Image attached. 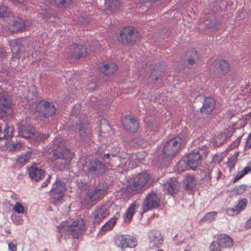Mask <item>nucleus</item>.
I'll return each instance as SVG.
<instances>
[{
    "instance_id": "f257e3e1",
    "label": "nucleus",
    "mask_w": 251,
    "mask_h": 251,
    "mask_svg": "<svg viewBox=\"0 0 251 251\" xmlns=\"http://www.w3.org/2000/svg\"><path fill=\"white\" fill-rule=\"evenodd\" d=\"M57 228L61 234L72 235L73 238L78 239L85 231L86 226L84 219H79L70 225H67L66 222H63Z\"/></svg>"
},
{
    "instance_id": "f03ea898",
    "label": "nucleus",
    "mask_w": 251,
    "mask_h": 251,
    "mask_svg": "<svg viewBox=\"0 0 251 251\" xmlns=\"http://www.w3.org/2000/svg\"><path fill=\"white\" fill-rule=\"evenodd\" d=\"M182 139L179 136H176L166 142L162 149V154L165 157L174 156L180 150Z\"/></svg>"
},
{
    "instance_id": "7ed1b4c3",
    "label": "nucleus",
    "mask_w": 251,
    "mask_h": 251,
    "mask_svg": "<svg viewBox=\"0 0 251 251\" xmlns=\"http://www.w3.org/2000/svg\"><path fill=\"white\" fill-rule=\"evenodd\" d=\"M201 159V156L199 151L197 149L188 154L187 161L181 160L179 161L177 168L178 169L183 170L184 168H181L180 166L183 165H185L187 163V167H189L190 169L194 170L200 165Z\"/></svg>"
},
{
    "instance_id": "20e7f679",
    "label": "nucleus",
    "mask_w": 251,
    "mask_h": 251,
    "mask_svg": "<svg viewBox=\"0 0 251 251\" xmlns=\"http://www.w3.org/2000/svg\"><path fill=\"white\" fill-rule=\"evenodd\" d=\"M115 245L119 249L123 250L126 248H135L137 242L135 237L129 235H116L114 240Z\"/></svg>"
},
{
    "instance_id": "39448f33",
    "label": "nucleus",
    "mask_w": 251,
    "mask_h": 251,
    "mask_svg": "<svg viewBox=\"0 0 251 251\" xmlns=\"http://www.w3.org/2000/svg\"><path fill=\"white\" fill-rule=\"evenodd\" d=\"M233 245V241L231 237L226 234L218 235L217 241H213L210 246L211 251H221V248H230Z\"/></svg>"
},
{
    "instance_id": "423d86ee",
    "label": "nucleus",
    "mask_w": 251,
    "mask_h": 251,
    "mask_svg": "<svg viewBox=\"0 0 251 251\" xmlns=\"http://www.w3.org/2000/svg\"><path fill=\"white\" fill-rule=\"evenodd\" d=\"M107 190V187L106 186H103L101 184L97 185L86 194L84 204H89L91 202L98 201L101 197L105 195Z\"/></svg>"
},
{
    "instance_id": "0eeeda50",
    "label": "nucleus",
    "mask_w": 251,
    "mask_h": 251,
    "mask_svg": "<svg viewBox=\"0 0 251 251\" xmlns=\"http://www.w3.org/2000/svg\"><path fill=\"white\" fill-rule=\"evenodd\" d=\"M65 53L68 57L78 59L84 57L87 54V49L85 46L83 45H77L73 43L70 47L65 49Z\"/></svg>"
},
{
    "instance_id": "6e6552de",
    "label": "nucleus",
    "mask_w": 251,
    "mask_h": 251,
    "mask_svg": "<svg viewBox=\"0 0 251 251\" xmlns=\"http://www.w3.org/2000/svg\"><path fill=\"white\" fill-rule=\"evenodd\" d=\"M160 205V198L159 195L152 191L149 193L146 196L143 207L144 212L157 208Z\"/></svg>"
},
{
    "instance_id": "1a4fd4ad",
    "label": "nucleus",
    "mask_w": 251,
    "mask_h": 251,
    "mask_svg": "<svg viewBox=\"0 0 251 251\" xmlns=\"http://www.w3.org/2000/svg\"><path fill=\"white\" fill-rule=\"evenodd\" d=\"M149 179L150 176L148 173H142L134 178L132 183L129 185L130 188L133 191L141 190Z\"/></svg>"
},
{
    "instance_id": "9d476101",
    "label": "nucleus",
    "mask_w": 251,
    "mask_h": 251,
    "mask_svg": "<svg viewBox=\"0 0 251 251\" xmlns=\"http://www.w3.org/2000/svg\"><path fill=\"white\" fill-rule=\"evenodd\" d=\"M73 154L66 148L64 142L59 143L57 148L53 153V157L55 159H64L66 162L70 161Z\"/></svg>"
},
{
    "instance_id": "9b49d317",
    "label": "nucleus",
    "mask_w": 251,
    "mask_h": 251,
    "mask_svg": "<svg viewBox=\"0 0 251 251\" xmlns=\"http://www.w3.org/2000/svg\"><path fill=\"white\" fill-rule=\"evenodd\" d=\"M37 111L43 116L48 118L55 115L56 109L54 105L48 101L39 102L36 106Z\"/></svg>"
},
{
    "instance_id": "f8f14e48",
    "label": "nucleus",
    "mask_w": 251,
    "mask_h": 251,
    "mask_svg": "<svg viewBox=\"0 0 251 251\" xmlns=\"http://www.w3.org/2000/svg\"><path fill=\"white\" fill-rule=\"evenodd\" d=\"M66 190L65 183L60 180H57L52 185L50 195L53 200H58L64 195Z\"/></svg>"
},
{
    "instance_id": "ddd939ff",
    "label": "nucleus",
    "mask_w": 251,
    "mask_h": 251,
    "mask_svg": "<svg viewBox=\"0 0 251 251\" xmlns=\"http://www.w3.org/2000/svg\"><path fill=\"white\" fill-rule=\"evenodd\" d=\"M148 240L149 246L151 248H159L163 243L161 234L157 230H152L149 232Z\"/></svg>"
},
{
    "instance_id": "4468645a",
    "label": "nucleus",
    "mask_w": 251,
    "mask_h": 251,
    "mask_svg": "<svg viewBox=\"0 0 251 251\" xmlns=\"http://www.w3.org/2000/svg\"><path fill=\"white\" fill-rule=\"evenodd\" d=\"M12 102L10 97L4 93L2 88H0V117L3 116L6 113V111L11 108Z\"/></svg>"
},
{
    "instance_id": "2eb2a0df",
    "label": "nucleus",
    "mask_w": 251,
    "mask_h": 251,
    "mask_svg": "<svg viewBox=\"0 0 251 251\" xmlns=\"http://www.w3.org/2000/svg\"><path fill=\"white\" fill-rule=\"evenodd\" d=\"M212 70L218 74L225 75L230 70L228 63L224 59L215 60L212 64Z\"/></svg>"
},
{
    "instance_id": "dca6fc26",
    "label": "nucleus",
    "mask_w": 251,
    "mask_h": 251,
    "mask_svg": "<svg viewBox=\"0 0 251 251\" xmlns=\"http://www.w3.org/2000/svg\"><path fill=\"white\" fill-rule=\"evenodd\" d=\"M109 214V210L104 205L97 207L92 213V218L94 224L101 222Z\"/></svg>"
},
{
    "instance_id": "f3484780",
    "label": "nucleus",
    "mask_w": 251,
    "mask_h": 251,
    "mask_svg": "<svg viewBox=\"0 0 251 251\" xmlns=\"http://www.w3.org/2000/svg\"><path fill=\"white\" fill-rule=\"evenodd\" d=\"M13 57L19 58L25 51V47H24L21 39H16L10 42Z\"/></svg>"
},
{
    "instance_id": "a211bd4d",
    "label": "nucleus",
    "mask_w": 251,
    "mask_h": 251,
    "mask_svg": "<svg viewBox=\"0 0 251 251\" xmlns=\"http://www.w3.org/2000/svg\"><path fill=\"white\" fill-rule=\"evenodd\" d=\"M163 191L168 194H175L179 190L178 182L176 178H170L163 185Z\"/></svg>"
},
{
    "instance_id": "6ab92c4d",
    "label": "nucleus",
    "mask_w": 251,
    "mask_h": 251,
    "mask_svg": "<svg viewBox=\"0 0 251 251\" xmlns=\"http://www.w3.org/2000/svg\"><path fill=\"white\" fill-rule=\"evenodd\" d=\"M122 123L125 128L131 132H135L138 129V123L136 120L132 117L125 116L122 120Z\"/></svg>"
},
{
    "instance_id": "aec40b11",
    "label": "nucleus",
    "mask_w": 251,
    "mask_h": 251,
    "mask_svg": "<svg viewBox=\"0 0 251 251\" xmlns=\"http://www.w3.org/2000/svg\"><path fill=\"white\" fill-rule=\"evenodd\" d=\"M105 165L98 160H95L90 163V166L88 168L90 173L96 175H99L105 172Z\"/></svg>"
},
{
    "instance_id": "412c9836",
    "label": "nucleus",
    "mask_w": 251,
    "mask_h": 251,
    "mask_svg": "<svg viewBox=\"0 0 251 251\" xmlns=\"http://www.w3.org/2000/svg\"><path fill=\"white\" fill-rule=\"evenodd\" d=\"M215 107V101L214 99L212 97H206L203 100L201 111L205 114H210L213 111Z\"/></svg>"
},
{
    "instance_id": "4be33fe9",
    "label": "nucleus",
    "mask_w": 251,
    "mask_h": 251,
    "mask_svg": "<svg viewBox=\"0 0 251 251\" xmlns=\"http://www.w3.org/2000/svg\"><path fill=\"white\" fill-rule=\"evenodd\" d=\"M29 177L33 180L38 181L43 178L45 176L44 171L35 166H31L28 169Z\"/></svg>"
},
{
    "instance_id": "5701e85b",
    "label": "nucleus",
    "mask_w": 251,
    "mask_h": 251,
    "mask_svg": "<svg viewBox=\"0 0 251 251\" xmlns=\"http://www.w3.org/2000/svg\"><path fill=\"white\" fill-rule=\"evenodd\" d=\"M139 32H120L121 42L124 43L133 44L137 39L136 35Z\"/></svg>"
},
{
    "instance_id": "b1692460",
    "label": "nucleus",
    "mask_w": 251,
    "mask_h": 251,
    "mask_svg": "<svg viewBox=\"0 0 251 251\" xmlns=\"http://www.w3.org/2000/svg\"><path fill=\"white\" fill-rule=\"evenodd\" d=\"M19 134L24 138H28L34 134V129L31 126H21L19 128Z\"/></svg>"
},
{
    "instance_id": "393cba45",
    "label": "nucleus",
    "mask_w": 251,
    "mask_h": 251,
    "mask_svg": "<svg viewBox=\"0 0 251 251\" xmlns=\"http://www.w3.org/2000/svg\"><path fill=\"white\" fill-rule=\"evenodd\" d=\"M100 68L104 74L109 75L113 74L117 71V65L116 62H112L110 63L104 64Z\"/></svg>"
},
{
    "instance_id": "a878e982",
    "label": "nucleus",
    "mask_w": 251,
    "mask_h": 251,
    "mask_svg": "<svg viewBox=\"0 0 251 251\" xmlns=\"http://www.w3.org/2000/svg\"><path fill=\"white\" fill-rule=\"evenodd\" d=\"M119 217L118 213H116L113 217L111 218L103 226L101 227V230L103 231H107L111 229L116 223V220Z\"/></svg>"
},
{
    "instance_id": "bb28decb",
    "label": "nucleus",
    "mask_w": 251,
    "mask_h": 251,
    "mask_svg": "<svg viewBox=\"0 0 251 251\" xmlns=\"http://www.w3.org/2000/svg\"><path fill=\"white\" fill-rule=\"evenodd\" d=\"M14 128L13 126H9L8 124H6L3 129V136L0 137V140L5 139L9 140L14 135Z\"/></svg>"
},
{
    "instance_id": "cd10ccee",
    "label": "nucleus",
    "mask_w": 251,
    "mask_h": 251,
    "mask_svg": "<svg viewBox=\"0 0 251 251\" xmlns=\"http://www.w3.org/2000/svg\"><path fill=\"white\" fill-rule=\"evenodd\" d=\"M31 155V151H30L22 153L18 157L17 162L20 164L24 165L29 161Z\"/></svg>"
},
{
    "instance_id": "c85d7f7f",
    "label": "nucleus",
    "mask_w": 251,
    "mask_h": 251,
    "mask_svg": "<svg viewBox=\"0 0 251 251\" xmlns=\"http://www.w3.org/2000/svg\"><path fill=\"white\" fill-rule=\"evenodd\" d=\"M187 55L190 57L187 59V62L190 65H193L198 58V55L197 51L195 49H192L189 52H187Z\"/></svg>"
},
{
    "instance_id": "c756f323",
    "label": "nucleus",
    "mask_w": 251,
    "mask_h": 251,
    "mask_svg": "<svg viewBox=\"0 0 251 251\" xmlns=\"http://www.w3.org/2000/svg\"><path fill=\"white\" fill-rule=\"evenodd\" d=\"M184 185L187 189L191 190L193 189L196 185L194 177L192 176L186 177L184 181Z\"/></svg>"
},
{
    "instance_id": "7c9ffc66",
    "label": "nucleus",
    "mask_w": 251,
    "mask_h": 251,
    "mask_svg": "<svg viewBox=\"0 0 251 251\" xmlns=\"http://www.w3.org/2000/svg\"><path fill=\"white\" fill-rule=\"evenodd\" d=\"M14 26L17 27L16 31H21L24 30H28L25 27V22L21 18H17L14 22Z\"/></svg>"
},
{
    "instance_id": "2f4dec72",
    "label": "nucleus",
    "mask_w": 251,
    "mask_h": 251,
    "mask_svg": "<svg viewBox=\"0 0 251 251\" xmlns=\"http://www.w3.org/2000/svg\"><path fill=\"white\" fill-rule=\"evenodd\" d=\"M135 207L136 205L134 203H132L127 209L125 217L128 220H130L132 218L135 213Z\"/></svg>"
},
{
    "instance_id": "473e14b6",
    "label": "nucleus",
    "mask_w": 251,
    "mask_h": 251,
    "mask_svg": "<svg viewBox=\"0 0 251 251\" xmlns=\"http://www.w3.org/2000/svg\"><path fill=\"white\" fill-rule=\"evenodd\" d=\"M217 215V213L216 212H208L204 216L201 221L211 222L216 218Z\"/></svg>"
},
{
    "instance_id": "72a5a7b5",
    "label": "nucleus",
    "mask_w": 251,
    "mask_h": 251,
    "mask_svg": "<svg viewBox=\"0 0 251 251\" xmlns=\"http://www.w3.org/2000/svg\"><path fill=\"white\" fill-rule=\"evenodd\" d=\"M119 3V0H105V4L107 8H115Z\"/></svg>"
},
{
    "instance_id": "f704fd0d",
    "label": "nucleus",
    "mask_w": 251,
    "mask_h": 251,
    "mask_svg": "<svg viewBox=\"0 0 251 251\" xmlns=\"http://www.w3.org/2000/svg\"><path fill=\"white\" fill-rule=\"evenodd\" d=\"M13 210L18 214H24L25 213V208L23 205L19 202H16L13 207Z\"/></svg>"
},
{
    "instance_id": "c9c22d12",
    "label": "nucleus",
    "mask_w": 251,
    "mask_h": 251,
    "mask_svg": "<svg viewBox=\"0 0 251 251\" xmlns=\"http://www.w3.org/2000/svg\"><path fill=\"white\" fill-rule=\"evenodd\" d=\"M86 124H84L82 122H79L76 125V128L79 132L81 136H84V133H86Z\"/></svg>"
},
{
    "instance_id": "e433bc0d",
    "label": "nucleus",
    "mask_w": 251,
    "mask_h": 251,
    "mask_svg": "<svg viewBox=\"0 0 251 251\" xmlns=\"http://www.w3.org/2000/svg\"><path fill=\"white\" fill-rule=\"evenodd\" d=\"M10 14V11L6 6H0V18L8 17Z\"/></svg>"
},
{
    "instance_id": "4c0bfd02",
    "label": "nucleus",
    "mask_w": 251,
    "mask_h": 251,
    "mask_svg": "<svg viewBox=\"0 0 251 251\" xmlns=\"http://www.w3.org/2000/svg\"><path fill=\"white\" fill-rule=\"evenodd\" d=\"M71 0H55V5L58 7H63L70 4Z\"/></svg>"
},
{
    "instance_id": "58836bf2",
    "label": "nucleus",
    "mask_w": 251,
    "mask_h": 251,
    "mask_svg": "<svg viewBox=\"0 0 251 251\" xmlns=\"http://www.w3.org/2000/svg\"><path fill=\"white\" fill-rule=\"evenodd\" d=\"M236 162L237 158L236 157L230 158L229 159L228 161L226 163V165L227 167L229 169L230 171H231V170L234 168Z\"/></svg>"
},
{
    "instance_id": "ea45409f",
    "label": "nucleus",
    "mask_w": 251,
    "mask_h": 251,
    "mask_svg": "<svg viewBox=\"0 0 251 251\" xmlns=\"http://www.w3.org/2000/svg\"><path fill=\"white\" fill-rule=\"evenodd\" d=\"M247 203L245 199L241 200L237 204L236 206V210L238 211H240L243 210L246 206Z\"/></svg>"
},
{
    "instance_id": "a19ab883",
    "label": "nucleus",
    "mask_w": 251,
    "mask_h": 251,
    "mask_svg": "<svg viewBox=\"0 0 251 251\" xmlns=\"http://www.w3.org/2000/svg\"><path fill=\"white\" fill-rule=\"evenodd\" d=\"M11 146L13 150L17 151L22 148L23 144L20 142H12Z\"/></svg>"
},
{
    "instance_id": "79ce46f5",
    "label": "nucleus",
    "mask_w": 251,
    "mask_h": 251,
    "mask_svg": "<svg viewBox=\"0 0 251 251\" xmlns=\"http://www.w3.org/2000/svg\"><path fill=\"white\" fill-rule=\"evenodd\" d=\"M8 250L11 251H17V247L16 241L14 240L8 243Z\"/></svg>"
},
{
    "instance_id": "37998d69",
    "label": "nucleus",
    "mask_w": 251,
    "mask_h": 251,
    "mask_svg": "<svg viewBox=\"0 0 251 251\" xmlns=\"http://www.w3.org/2000/svg\"><path fill=\"white\" fill-rule=\"evenodd\" d=\"M223 158L221 154H216L213 157L212 161L215 163H219L223 160Z\"/></svg>"
},
{
    "instance_id": "c03bdc74",
    "label": "nucleus",
    "mask_w": 251,
    "mask_h": 251,
    "mask_svg": "<svg viewBox=\"0 0 251 251\" xmlns=\"http://www.w3.org/2000/svg\"><path fill=\"white\" fill-rule=\"evenodd\" d=\"M246 187L245 185H240L235 188V191L238 194L242 193L245 190Z\"/></svg>"
},
{
    "instance_id": "a18cd8bd",
    "label": "nucleus",
    "mask_w": 251,
    "mask_h": 251,
    "mask_svg": "<svg viewBox=\"0 0 251 251\" xmlns=\"http://www.w3.org/2000/svg\"><path fill=\"white\" fill-rule=\"evenodd\" d=\"M36 138L39 141H43L46 139L48 137V135L42 133H38L36 135Z\"/></svg>"
},
{
    "instance_id": "49530a36",
    "label": "nucleus",
    "mask_w": 251,
    "mask_h": 251,
    "mask_svg": "<svg viewBox=\"0 0 251 251\" xmlns=\"http://www.w3.org/2000/svg\"><path fill=\"white\" fill-rule=\"evenodd\" d=\"M245 147L248 149L251 148V132L248 135L246 142Z\"/></svg>"
},
{
    "instance_id": "de8ad7c7",
    "label": "nucleus",
    "mask_w": 251,
    "mask_h": 251,
    "mask_svg": "<svg viewBox=\"0 0 251 251\" xmlns=\"http://www.w3.org/2000/svg\"><path fill=\"white\" fill-rule=\"evenodd\" d=\"M50 179H51V176L50 175H49L48 177L46 179V180L45 181H44L43 182V183L42 184L41 187H46L48 185V184L50 183Z\"/></svg>"
},
{
    "instance_id": "09e8293b",
    "label": "nucleus",
    "mask_w": 251,
    "mask_h": 251,
    "mask_svg": "<svg viewBox=\"0 0 251 251\" xmlns=\"http://www.w3.org/2000/svg\"><path fill=\"white\" fill-rule=\"evenodd\" d=\"M251 171V167L250 165L249 166L245 167L243 170H242L241 172L243 174L244 176L248 174L249 172Z\"/></svg>"
},
{
    "instance_id": "8fccbe9b",
    "label": "nucleus",
    "mask_w": 251,
    "mask_h": 251,
    "mask_svg": "<svg viewBox=\"0 0 251 251\" xmlns=\"http://www.w3.org/2000/svg\"><path fill=\"white\" fill-rule=\"evenodd\" d=\"M136 29L134 28V27L131 26H128L127 27H125L121 31H134Z\"/></svg>"
},
{
    "instance_id": "3c124183",
    "label": "nucleus",
    "mask_w": 251,
    "mask_h": 251,
    "mask_svg": "<svg viewBox=\"0 0 251 251\" xmlns=\"http://www.w3.org/2000/svg\"><path fill=\"white\" fill-rule=\"evenodd\" d=\"M243 176H244L243 175V174L242 173V172L240 171V172H239L236 176L235 177L234 180H233V182H236V181H237L238 179H240L241 178H242Z\"/></svg>"
},
{
    "instance_id": "603ef678",
    "label": "nucleus",
    "mask_w": 251,
    "mask_h": 251,
    "mask_svg": "<svg viewBox=\"0 0 251 251\" xmlns=\"http://www.w3.org/2000/svg\"><path fill=\"white\" fill-rule=\"evenodd\" d=\"M245 226L247 228H250L251 227V217L246 222Z\"/></svg>"
},
{
    "instance_id": "864d4df0",
    "label": "nucleus",
    "mask_w": 251,
    "mask_h": 251,
    "mask_svg": "<svg viewBox=\"0 0 251 251\" xmlns=\"http://www.w3.org/2000/svg\"><path fill=\"white\" fill-rule=\"evenodd\" d=\"M109 157H110V154H109V153H106L104 155V157H106V158H109Z\"/></svg>"
},
{
    "instance_id": "5fc2aeb1",
    "label": "nucleus",
    "mask_w": 251,
    "mask_h": 251,
    "mask_svg": "<svg viewBox=\"0 0 251 251\" xmlns=\"http://www.w3.org/2000/svg\"><path fill=\"white\" fill-rule=\"evenodd\" d=\"M211 172H210V171L208 172V175L207 176V177L209 179H211Z\"/></svg>"
},
{
    "instance_id": "6e6d98bb",
    "label": "nucleus",
    "mask_w": 251,
    "mask_h": 251,
    "mask_svg": "<svg viewBox=\"0 0 251 251\" xmlns=\"http://www.w3.org/2000/svg\"><path fill=\"white\" fill-rule=\"evenodd\" d=\"M6 232L7 233H10V230H6Z\"/></svg>"
},
{
    "instance_id": "4d7b16f0",
    "label": "nucleus",
    "mask_w": 251,
    "mask_h": 251,
    "mask_svg": "<svg viewBox=\"0 0 251 251\" xmlns=\"http://www.w3.org/2000/svg\"><path fill=\"white\" fill-rule=\"evenodd\" d=\"M157 251H164L162 249H158Z\"/></svg>"
},
{
    "instance_id": "13d9d810",
    "label": "nucleus",
    "mask_w": 251,
    "mask_h": 251,
    "mask_svg": "<svg viewBox=\"0 0 251 251\" xmlns=\"http://www.w3.org/2000/svg\"><path fill=\"white\" fill-rule=\"evenodd\" d=\"M249 165H250V166L251 167V162L249 163Z\"/></svg>"
},
{
    "instance_id": "bf43d9fd",
    "label": "nucleus",
    "mask_w": 251,
    "mask_h": 251,
    "mask_svg": "<svg viewBox=\"0 0 251 251\" xmlns=\"http://www.w3.org/2000/svg\"><path fill=\"white\" fill-rule=\"evenodd\" d=\"M20 224V222H17V223H16V224Z\"/></svg>"
},
{
    "instance_id": "052dcab7",
    "label": "nucleus",
    "mask_w": 251,
    "mask_h": 251,
    "mask_svg": "<svg viewBox=\"0 0 251 251\" xmlns=\"http://www.w3.org/2000/svg\"><path fill=\"white\" fill-rule=\"evenodd\" d=\"M155 79H158V77H155Z\"/></svg>"
},
{
    "instance_id": "680f3d73",
    "label": "nucleus",
    "mask_w": 251,
    "mask_h": 251,
    "mask_svg": "<svg viewBox=\"0 0 251 251\" xmlns=\"http://www.w3.org/2000/svg\"><path fill=\"white\" fill-rule=\"evenodd\" d=\"M231 210L234 211V209H231Z\"/></svg>"
},
{
    "instance_id": "e2e57ef3",
    "label": "nucleus",
    "mask_w": 251,
    "mask_h": 251,
    "mask_svg": "<svg viewBox=\"0 0 251 251\" xmlns=\"http://www.w3.org/2000/svg\"><path fill=\"white\" fill-rule=\"evenodd\" d=\"M188 251V250H186V251Z\"/></svg>"
}]
</instances>
